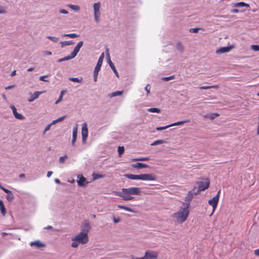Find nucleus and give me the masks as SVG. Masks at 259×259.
<instances>
[{
	"instance_id": "30",
	"label": "nucleus",
	"mask_w": 259,
	"mask_h": 259,
	"mask_svg": "<svg viewBox=\"0 0 259 259\" xmlns=\"http://www.w3.org/2000/svg\"><path fill=\"white\" fill-rule=\"evenodd\" d=\"M219 115V114L218 113H212L210 115H205V117H207L210 119H214L215 117H217Z\"/></svg>"
},
{
	"instance_id": "57",
	"label": "nucleus",
	"mask_w": 259,
	"mask_h": 259,
	"mask_svg": "<svg viewBox=\"0 0 259 259\" xmlns=\"http://www.w3.org/2000/svg\"><path fill=\"white\" fill-rule=\"evenodd\" d=\"M59 12L61 14H68V11L65 10H60Z\"/></svg>"
},
{
	"instance_id": "17",
	"label": "nucleus",
	"mask_w": 259,
	"mask_h": 259,
	"mask_svg": "<svg viewBox=\"0 0 259 259\" xmlns=\"http://www.w3.org/2000/svg\"><path fill=\"white\" fill-rule=\"evenodd\" d=\"M245 7L246 8H249L250 6L249 4H246L244 2H242L235 3L233 5V7H235V8H239V7Z\"/></svg>"
},
{
	"instance_id": "39",
	"label": "nucleus",
	"mask_w": 259,
	"mask_h": 259,
	"mask_svg": "<svg viewBox=\"0 0 259 259\" xmlns=\"http://www.w3.org/2000/svg\"><path fill=\"white\" fill-rule=\"evenodd\" d=\"M7 13V8L3 6H0V14H5Z\"/></svg>"
},
{
	"instance_id": "63",
	"label": "nucleus",
	"mask_w": 259,
	"mask_h": 259,
	"mask_svg": "<svg viewBox=\"0 0 259 259\" xmlns=\"http://www.w3.org/2000/svg\"><path fill=\"white\" fill-rule=\"evenodd\" d=\"M55 183H57V184H60V183H61V182H60V180H59V179H55Z\"/></svg>"
},
{
	"instance_id": "3",
	"label": "nucleus",
	"mask_w": 259,
	"mask_h": 259,
	"mask_svg": "<svg viewBox=\"0 0 259 259\" xmlns=\"http://www.w3.org/2000/svg\"><path fill=\"white\" fill-rule=\"evenodd\" d=\"M84 229L83 230L84 232H80L79 234L72 238L73 241H77L82 244L87 243L89 241L88 233L89 232L90 226L88 223L84 224Z\"/></svg>"
},
{
	"instance_id": "10",
	"label": "nucleus",
	"mask_w": 259,
	"mask_h": 259,
	"mask_svg": "<svg viewBox=\"0 0 259 259\" xmlns=\"http://www.w3.org/2000/svg\"><path fill=\"white\" fill-rule=\"evenodd\" d=\"M140 177V180L143 181H155L156 179V176L151 174H141Z\"/></svg>"
},
{
	"instance_id": "45",
	"label": "nucleus",
	"mask_w": 259,
	"mask_h": 259,
	"mask_svg": "<svg viewBox=\"0 0 259 259\" xmlns=\"http://www.w3.org/2000/svg\"><path fill=\"white\" fill-rule=\"evenodd\" d=\"M169 127H171V125H166L165 126L157 127L156 128V130L157 131H161V130H165L166 128H168Z\"/></svg>"
},
{
	"instance_id": "34",
	"label": "nucleus",
	"mask_w": 259,
	"mask_h": 259,
	"mask_svg": "<svg viewBox=\"0 0 259 259\" xmlns=\"http://www.w3.org/2000/svg\"><path fill=\"white\" fill-rule=\"evenodd\" d=\"M73 42L72 40L70 41H65L61 42V46L63 47L65 46H68L73 44Z\"/></svg>"
},
{
	"instance_id": "35",
	"label": "nucleus",
	"mask_w": 259,
	"mask_h": 259,
	"mask_svg": "<svg viewBox=\"0 0 259 259\" xmlns=\"http://www.w3.org/2000/svg\"><path fill=\"white\" fill-rule=\"evenodd\" d=\"M64 93H65L64 91H61L60 97H59L58 100L55 102V103L56 104L59 103L60 102H61L62 100L63 96Z\"/></svg>"
},
{
	"instance_id": "13",
	"label": "nucleus",
	"mask_w": 259,
	"mask_h": 259,
	"mask_svg": "<svg viewBox=\"0 0 259 259\" xmlns=\"http://www.w3.org/2000/svg\"><path fill=\"white\" fill-rule=\"evenodd\" d=\"M197 193V192L193 193L192 191H189L185 198V201L188 202V204H189V202L192 199L194 195H196Z\"/></svg>"
},
{
	"instance_id": "33",
	"label": "nucleus",
	"mask_w": 259,
	"mask_h": 259,
	"mask_svg": "<svg viewBox=\"0 0 259 259\" xmlns=\"http://www.w3.org/2000/svg\"><path fill=\"white\" fill-rule=\"evenodd\" d=\"M124 151V148L123 146H119L118 148V152L119 156H121Z\"/></svg>"
},
{
	"instance_id": "47",
	"label": "nucleus",
	"mask_w": 259,
	"mask_h": 259,
	"mask_svg": "<svg viewBox=\"0 0 259 259\" xmlns=\"http://www.w3.org/2000/svg\"><path fill=\"white\" fill-rule=\"evenodd\" d=\"M0 210L3 215H5L6 214V208L4 205L0 206Z\"/></svg>"
},
{
	"instance_id": "6",
	"label": "nucleus",
	"mask_w": 259,
	"mask_h": 259,
	"mask_svg": "<svg viewBox=\"0 0 259 259\" xmlns=\"http://www.w3.org/2000/svg\"><path fill=\"white\" fill-rule=\"evenodd\" d=\"M104 58V53H103L98 59L97 64L95 67V70L94 71V77L95 81H96L97 80L98 72L100 70L101 65H102L103 61Z\"/></svg>"
},
{
	"instance_id": "36",
	"label": "nucleus",
	"mask_w": 259,
	"mask_h": 259,
	"mask_svg": "<svg viewBox=\"0 0 259 259\" xmlns=\"http://www.w3.org/2000/svg\"><path fill=\"white\" fill-rule=\"evenodd\" d=\"M14 116L17 119L20 120H23L25 118L24 116L23 115L19 114L18 112L16 113V114L14 115Z\"/></svg>"
},
{
	"instance_id": "37",
	"label": "nucleus",
	"mask_w": 259,
	"mask_h": 259,
	"mask_svg": "<svg viewBox=\"0 0 259 259\" xmlns=\"http://www.w3.org/2000/svg\"><path fill=\"white\" fill-rule=\"evenodd\" d=\"M64 36H68L70 38H75L78 36V35H77L76 33H69V34H65Z\"/></svg>"
},
{
	"instance_id": "11",
	"label": "nucleus",
	"mask_w": 259,
	"mask_h": 259,
	"mask_svg": "<svg viewBox=\"0 0 259 259\" xmlns=\"http://www.w3.org/2000/svg\"><path fill=\"white\" fill-rule=\"evenodd\" d=\"M82 45H83L82 41H79L77 44L76 46L74 48V50L71 54L70 56L72 57V58H74L76 56L77 54L79 51V50H80V48L82 46Z\"/></svg>"
},
{
	"instance_id": "15",
	"label": "nucleus",
	"mask_w": 259,
	"mask_h": 259,
	"mask_svg": "<svg viewBox=\"0 0 259 259\" xmlns=\"http://www.w3.org/2000/svg\"><path fill=\"white\" fill-rule=\"evenodd\" d=\"M148 166H149L147 164H145V163H137L133 164L132 165L133 167L138 168V169L142 168H146V167H148Z\"/></svg>"
},
{
	"instance_id": "42",
	"label": "nucleus",
	"mask_w": 259,
	"mask_h": 259,
	"mask_svg": "<svg viewBox=\"0 0 259 259\" xmlns=\"http://www.w3.org/2000/svg\"><path fill=\"white\" fill-rule=\"evenodd\" d=\"M49 39H50L51 40L53 41V42H57L59 39L58 38L56 37H53V36H48L47 37Z\"/></svg>"
},
{
	"instance_id": "52",
	"label": "nucleus",
	"mask_w": 259,
	"mask_h": 259,
	"mask_svg": "<svg viewBox=\"0 0 259 259\" xmlns=\"http://www.w3.org/2000/svg\"><path fill=\"white\" fill-rule=\"evenodd\" d=\"M145 89L146 91L147 94H148L150 93V87L149 84H147L146 86Z\"/></svg>"
},
{
	"instance_id": "5",
	"label": "nucleus",
	"mask_w": 259,
	"mask_h": 259,
	"mask_svg": "<svg viewBox=\"0 0 259 259\" xmlns=\"http://www.w3.org/2000/svg\"><path fill=\"white\" fill-rule=\"evenodd\" d=\"M221 191L219 190L216 195V196H214L212 199L208 200V204L212 206V211L211 213L210 214V216H211L213 213H214V211L215 210V209L218 206V204L219 200L220 198V194Z\"/></svg>"
},
{
	"instance_id": "50",
	"label": "nucleus",
	"mask_w": 259,
	"mask_h": 259,
	"mask_svg": "<svg viewBox=\"0 0 259 259\" xmlns=\"http://www.w3.org/2000/svg\"><path fill=\"white\" fill-rule=\"evenodd\" d=\"M67 158V156L66 155L60 157L59 158V162L60 163H63L64 162L65 159H66Z\"/></svg>"
},
{
	"instance_id": "27",
	"label": "nucleus",
	"mask_w": 259,
	"mask_h": 259,
	"mask_svg": "<svg viewBox=\"0 0 259 259\" xmlns=\"http://www.w3.org/2000/svg\"><path fill=\"white\" fill-rule=\"evenodd\" d=\"M164 143V141L162 140H158L151 144V146H155L159 144H161Z\"/></svg>"
},
{
	"instance_id": "2",
	"label": "nucleus",
	"mask_w": 259,
	"mask_h": 259,
	"mask_svg": "<svg viewBox=\"0 0 259 259\" xmlns=\"http://www.w3.org/2000/svg\"><path fill=\"white\" fill-rule=\"evenodd\" d=\"M189 212V204H187L185 206L181 207L179 211L173 213L171 217L176 219L177 223L182 224L187 220Z\"/></svg>"
},
{
	"instance_id": "40",
	"label": "nucleus",
	"mask_w": 259,
	"mask_h": 259,
	"mask_svg": "<svg viewBox=\"0 0 259 259\" xmlns=\"http://www.w3.org/2000/svg\"><path fill=\"white\" fill-rule=\"evenodd\" d=\"M72 59V58L71 57V56H67L66 57H64V58H63L59 59L58 62H62V61H64L68 60H70V59Z\"/></svg>"
},
{
	"instance_id": "12",
	"label": "nucleus",
	"mask_w": 259,
	"mask_h": 259,
	"mask_svg": "<svg viewBox=\"0 0 259 259\" xmlns=\"http://www.w3.org/2000/svg\"><path fill=\"white\" fill-rule=\"evenodd\" d=\"M107 56L108 57V63L110 66V67L111 68V69H112V70L113 71V72L115 73V74H116V75L118 77L119 75H118V73L115 68V67L114 66V64H113V63L112 62V61H111L110 59V56H109V53H107Z\"/></svg>"
},
{
	"instance_id": "59",
	"label": "nucleus",
	"mask_w": 259,
	"mask_h": 259,
	"mask_svg": "<svg viewBox=\"0 0 259 259\" xmlns=\"http://www.w3.org/2000/svg\"><path fill=\"white\" fill-rule=\"evenodd\" d=\"M120 220L119 219H116L115 218H113V221L115 223H117L119 222Z\"/></svg>"
},
{
	"instance_id": "25",
	"label": "nucleus",
	"mask_w": 259,
	"mask_h": 259,
	"mask_svg": "<svg viewBox=\"0 0 259 259\" xmlns=\"http://www.w3.org/2000/svg\"><path fill=\"white\" fill-rule=\"evenodd\" d=\"M67 117V116L66 115H64V116H63L62 117H60L59 118H58V119H56V120H54L53 121V122H52V124H55L58 122H60V121H62L63 120H64L66 117Z\"/></svg>"
},
{
	"instance_id": "26",
	"label": "nucleus",
	"mask_w": 259,
	"mask_h": 259,
	"mask_svg": "<svg viewBox=\"0 0 259 259\" xmlns=\"http://www.w3.org/2000/svg\"><path fill=\"white\" fill-rule=\"evenodd\" d=\"M68 7L71 8L72 10L75 11H78L80 9V7L76 5H69Z\"/></svg>"
},
{
	"instance_id": "46",
	"label": "nucleus",
	"mask_w": 259,
	"mask_h": 259,
	"mask_svg": "<svg viewBox=\"0 0 259 259\" xmlns=\"http://www.w3.org/2000/svg\"><path fill=\"white\" fill-rule=\"evenodd\" d=\"M200 28H192L190 29V32L192 33H197L198 30L200 29Z\"/></svg>"
},
{
	"instance_id": "49",
	"label": "nucleus",
	"mask_w": 259,
	"mask_h": 259,
	"mask_svg": "<svg viewBox=\"0 0 259 259\" xmlns=\"http://www.w3.org/2000/svg\"><path fill=\"white\" fill-rule=\"evenodd\" d=\"M79 245V242L77 241H73L71 244V247L73 248H76Z\"/></svg>"
},
{
	"instance_id": "1",
	"label": "nucleus",
	"mask_w": 259,
	"mask_h": 259,
	"mask_svg": "<svg viewBox=\"0 0 259 259\" xmlns=\"http://www.w3.org/2000/svg\"><path fill=\"white\" fill-rule=\"evenodd\" d=\"M140 194L141 190L138 187L122 188L120 192L117 193V195L125 201L133 200L134 197H133L132 195H139Z\"/></svg>"
},
{
	"instance_id": "56",
	"label": "nucleus",
	"mask_w": 259,
	"mask_h": 259,
	"mask_svg": "<svg viewBox=\"0 0 259 259\" xmlns=\"http://www.w3.org/2000/svg\"><path fill=\"white\" fill-rule=\"evenodd\" d=\"M254 254L257 256H259V248L257 249H255L254 250Z\"/></svg>"
},
{
	"instance_id": "24",
	"label": "nucleus",
	"mask_w": 259,
	"mask_h": 259,
	"mask_svg": "<svg viewBox=\"0 0 259 259\" xmlns=\"http://www.w3.org/2000/svg\"><path fill=\"white\" fill-rule=\"evenodd\" d=\"M7 194L8 195L7 196V198L8 200L10 202L12 201L14 198V195L12 193V192L11 191H10V192L9 193H7Z\"/></svg>"
},
{
	"instance_id": "16",
	"label": "nucleus",
	"mask_w": 259,
	"mask_h": 259,
	"mask_svg": "<svg viewBox=\"0 0 259 259\" xmlns=\"http://www.w3.org/2000/svg\"><path fill=\"white\" fill-rule=\"evenodd\" d=\"M77 135V129L76 127H74L73 130V134H72V144L73 146L74 145V144L76 142Z\"/></svg>"
},
{
	"instance_id": "64",
	"label": "nucleus",
	"mask_w": 259,
	"mask_h": 259,
	"mask_svg": "<svg viewBox=\"0 0 259 259\" xmlns=\"http://www.w3.org/2000/svg\"><path fill=\"white\" fill-rule=\"evenodd\" d=\"M15 75H16V71L14 70L12 72L11 75V76H13Z\"/></svg>"
},
{
	"instance_id": "41",
	"label": "nucleus",
	"mask_w": 259,
	"mask_h": 259,
	"mask_svg": "<svg viewBox=\"0 0 259 259\" xmlns=\"http://www.w3.org/2000/svg\"><path fill=\"white\" fill-rule=\"evenodd\" d=\"M93 176V178L94 180L99 179V178H104V175H102L94 174Z\"/></svg>"
},
{
	"instance_id": "58",
	"label": "nucleus",
	"mask_w": 259,
	"mask_h": 259,
	"mask_svg": "<svg viewBox=\"0 0 259 259\" xmlns=\"http://www.w3.org/2000/svg\"><path fill=\"white\" fill-rule=\"evenodd\" d=\"M53 124H48L45 128V132H46V131H48L50 130V127H51V125H52Z\"/></svg>"
},
{
	"instance_id": "9",
	"label": "nucleus",
	"mask_w": 259,
	"mask_h": 259,
	"mask_svg": "<svg viewBox=\"0 0 259 259\" xmlns=\"http://www.w3.org/2000/svg\"><path fill=\"white\" fill-rule=\"evenodd\" d=\"M81 134L82 142L85 143L88 136V130L87 123H84L82 125Z\"/></svg>"
},
{
	"instance_id": "19",
	"label": "nucleus",
	"mask_w": 259,
	"mask_h": 259,
	"mask_svg": "<svg viewBox=\"0 0 259 259\" xmlns=\"http://www.w3.org/2000/svg\"><path fill=\"white\" fill-rule=\"evenodd\" d=\"M126 177L131 180H140V175L128 174L126 175Z\"/></svg>"
},
{
	"instance_id": "61",
	"label": "nucleus",
	"mask_w": 259,
	"mask_h": 259,
	"mask_svg": "<svg viewBox=\"0 0 259 259\" xmlns=\"http://www.w3.org/2000/svg\"><path fill=\"white\" fill-rule=\"evenodd\" d=\"M52 174H53L52 171H48L47 173V177L49 178L52 175Z\"/></svg>"
},
{
	"instance_id": "53",
	"label": "nucleus",
	"mask_w": 259,
	"mask_h": 259,
	"mask_svg": "<svg viewBox=\"0 0 259 259\" xmlns=\"http://www.w3.org/2000/svg\"><path fill=\"white\" fill-rule=\"evenodd\" d=\"M15 87V85H9V86L6 87L5 90H10V89L14 88Z\"/></svg>"
},
{
	"instance_id": "43",
	"label": "nucleus",
	"mask_w": 259,
	"mask_h": 259,
	"mask_svg": "<svg viewBox=\"0 0 259 259\" xmlns=\"http://www.w3.org/2000/svg\"><path fill=\"white\" fill-rule=\"evenodd\" d=\"M122 93H123L122 91L115 92H113L112 94V97H115V96H117L121 95L122 94Z\"/></svg>"
},
{
	"instance_id": "60",
	"label": "nucleus",
	"mask_w": 259,
	"mask_h": 259,
	"mask_svg": "<svg viewBox=\"0 0 259 259\" xmlns=\"http://www.w3.org/2000/svg\"><path fill=\"white\" fill-rule=\"evenodd\" d=\"M231 12L233 13H238L239 12V10L238 9H233L231 10Z\"/></svg>"
},
{
	"instance_id": "51",
	"label": "nucleus",
	"mask_w": 259,
	"mask_h": 259,
	"mask_svg": "<svg viewBox=\"0 0 259 259\" xmlns=\"http://www.w3.org/2000/svg\"><path fill=\"white\" fill-rule=\"evenodd\" d=\"M48 77V75H43V76H40V77H39V79H40V80H41V81H44L48 82V81H48V80H46V79H45V78H46V77Z\"/></svg>"
},
{
	"instance_id": "8",
	"label": "nucleus",
	"mask_w": 259,
	"mask_h": 259,
	"mask_svg": "<svg viewBox=\"0 0 259 259\" xmlns=\"http://www.w3.org/2000/svg\"><path fill=\"white\" fill-rule=\"evenodd\" d=\"M100 3H97L94 4L93 8L94 11V16L96 22L98 23L99 22V18L100 16Z\"/></svg>"
},
{
	"instance_id": "7",
	"label": "nucleus",
	"mask_w": 259,
	"mask_h": 259,
	"mask_svg": "<svg viewBox=\"0 0 259 259\" xmlns=\"http://www.w3.org/2000/svg\"><path fill=\"white\" fill-rule=\"evenodd\" d=\"M210 181L209 179H205L204 182H198V190L197 193L204 191L207 189L209 186Z\"/></svg>"
},
{
	"instance_id": "44",
	"label": "nucleus",
	"mask_w": 259,
	"mask_h": 259,
	"mask_svg": "<svg viewBox=\"0 0 259 259\" xmlns=\"http://www.w3.org/2000/svg\"><path fill=\"white\" fill-rule=\"evenodd\" d=\"M251 48L254 51H259V45H251Z\"/></svg>"
},
{
	"instance_id": "54",
	"label": "nucleus",
	"mask_w": 259,
	"mask_h": 259,
	"mask_svg": "<svg viewBox=\"0 0 259 259\" xmlns=\"http://www.w3.org/2000/svg\"><path fill=\"white\" fill-rule=\"evenodd\" d=\"M11 108H12V111H13L14 115H15L16 113H17L16 108L14 106H12L11 107Z\"/></svg>"
},
{
	"instance_id": "22",
	"label": "nucleus",
	"mask_w": 259,
	"mask_h": 259,
	"mask_svg": "<svg viewBox=\"0 0 259 259\" xmlns=\"http://www.w3.org/2000/svg\"><path fill=\"white\" fill-rule=\"evenodd\" d=\"M117 207L119 208L125 210L130 211V212H136L135 210H133L131 208H130V207L125 206L118 205L117 206Z\"/></svg>"
},
{
	"instance_id": "23",
	"label": "nucleus",
	"mask_w": 259,
	"mask_h": 259,
	"mask_svg": "<svg viewBox=\"0 0 259 259\" xmlns=\"http://www.w3.org/2000/svg\"><path fill=\"white\" fill-rule=\"evenodd\" d=\"M219 88V85H214L211 86H202L200 87L199 89L200 90H206V89H218Z\"/></svg>"
},
{
	"instance_id": "31",
	"label": "nucleus",
	"mask_w": 259,
	"mask_h": 259,
	"mask_svg": "<svg viewBox=\"0 0 259 259\" xmlns=\"http://www.w3.org/2000/svg\"><path fill=\"white\" fill-rule=\"evenodd\" d=\"M150 160V157H141L139 158H136L134 159V161H148Z\"/></svg>"
},
{
	"instance_id": "29",
	"label": "nucleus",
	"mask_w": 259,
	"mask_h": 259,
	"mask_svg": "<svg viewBox=\"0 0 259 259\" xmlns=\"http://www.w3.org/2000/svg\"><path fill=\"white\" fill-rule=\"evenodd\" d=\"M69 80L73 82H81L82 80V78H79L77 77H71L69 78Z\"/></svg>"
},
{
	"instance_id": "62",
	"label": "nucleus",
	"mask_w": 259,
	"mask_h": 259,
	"mask_svg": "<svg viewBox=\"0 0 259 259\" xmlns=\"http://www.w3.org/2000/svg\"><path fill=\"white\" fill-rule=\"evenodd\" d=\"M45 229L47 230H52L53 229V227L51 226H48L47 227L45 228Z\"/></svg>"
},
{
	"instance_id": "21",
	"label": "nucleus",
	"mask_w": 259,
	"mask_h": 259,
	"mask_svg": "<svg viewBox=\"0 0 259 259\" xmlns=\"http://www.w3.org/2000/svg\"><path fill=\"white\" fill-rule=\"evenodd\" d=\"M30 245L31 246H36L38 248H39V247H44L45 246V245L42 243H41L40 241H34V242H32L31 243H30Z\"/></svg>"
},
{
	"instance_id": "48",
	"label": "nucleus",
	"mask_w": 259,
	"mask_h": 259,
	"mask_svg": "<svg viewBox=\"0 0 259 259\" xmlns=\"http://www.w3.org/2000/svg\"><path fill=\"white\" fill-rule=\"evenodd\" d=\"M175 78L174 75H171L168 77H165L162 78V79L164 81H168L171 79H173Z\"/></svg>"
},
{
	"instance_id": "32",
	"label": "nucleus",
	"mask_w": 259,
	"mask_h": 259,
	"mask_svg": "<svg viewBox=\"0 0 259 259\" xmlns=\"http://www.w3.org/2000/svg\"><path fill=\"white\" fill-rule=\"evenodd\" d=\"M187 121L186 120H184V121H178V122H175L174 123H172L171 124H169L170 125H171V126H175V125H182L186 122H187Z\"/></svg>"
},
{
	"instance_id": "18",
	"label": "nucleus",
	"mask_w": 259,
	"mask_h": 259,
	"mask_svg": "<svg viewBox=\"0 0 259 259\" xmlns=\"http://www.w3.org/2000/svg\"><path fill=\"white\" fill-rule=\"evenodd\" d=\"M231 48L229 47H223L217 51V54H222L228 52L230 51Z\"/></svg>"
},
{
	"instance_id": "20",
	"label": "nucleus",
	"mask_w": 259,
	"mask_h": 259,
	"mask_svg": "<svg viewBox=\"0 0 259 259\" xmlns=\"http://www.w3.org/2000/svg\"><path fill=\"white\" fill-rule=\"evenodd\" d=\"M40 94H41L40 92H35L33 94L32 97L28 99V101L30 102H32L34 100L37 99L39 97V96L40 95Z\"/></svg>"
},
{
	"instance_id": "4",
	"label": "nucleus",
	"mask_w": 259,
	"mask_h": 259,
	"mask_svg": "<svg viewBox=\"0 0 259 259\" xmlns=\"http://www.w3.org/2000/svg\"><path fill=\"white\" fill-rule=\"evenodd\" d=\"M158 252L153 250H148L145 252V255L142 257H135L132 256V259H156L158 257Z\"/></svg>"
},
{
	"instance_id": "28",
	"label": "nucleus",
	"mask_w": 259,
	"mask_h": 259,
	"mask_svg": "<svg viewBox=\"0 0 259 259\" xmlns=\"http://www.w3.org/2000/svg\"><path fill=\"white\" fill-rule=\"evenodd\" d=\"M148 111L150 112L160 113L161 110L157 108H151L148 109Z\"/></svg>"
},
{
	"instance_id": "38",
	"label": "nucleus",
	"mask_w": 259,
	"mask_h": 259,
	"mask_svg": "<svg viewBox=\"0 0 259 259\" xmlns=\"http://www.w3.org/2000/svg\"><path fill=\"white\" fill-rule=\"evenodd\" d=\"M177 49L180 51H183V46L181 42H179L177 44Z\"/></svg>"
},
{
	"instance_id": "55",
	"label": "nucleus",
	"mask_w": 259,
	"mask_h": 259,
	"mask_svg": "<svg viewBox=\"0 0 259 259\" xmlns=\"http://www.w3.org/2000/svg\"><path fill=\"white\" fill-rule=\"evenodd\" d=\"M1 189H2V190H3L5 192V193H6L7 194V193H10V191H10V190H8V189H6V188H5L3 187H1Z\"/></svg>"
},
{
	"instance_id": "14",
	"label": "nucleus",
	"mask_w": 259,
	"mask_h": 259,
	"mask_svg": "<svg viewBox=\"0 0 259 259\" xmlns=\"http://www.w3.org/2000/svg\"><path fill=\"white\" fill-rule=\"evenodd\" d=\"M87 183V182L86 179L82 176H81L77 181V184L79 186H85Z\"/></svg>"
}]
</instances>
